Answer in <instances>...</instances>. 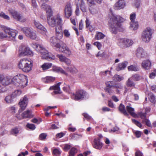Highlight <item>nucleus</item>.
Returning a JSON list of instances; mask_svg holds the SVG:
<instances>
[{"instance_id":"5fc2aeb1","label":"nucleus","mask_w":156,"mask_h":156,"mask_svg":"<svg viewBox=\"0 0 156 156\" xmlns=\"http://www.w3.org/2000/svg\"><path fill=\"white\" fill-rule=\"evenodd\" d=\"M65 50L63 52L65 53L68 56H70L71 54V52L69 49L67 47L66 48Z\"/></svg>"},{"instance_id":"4c0bfd02","label":"nucleus","mask_w":156,"mask_h":156,"mask_svg":"<svg viewBox=\"0 0 156 156\" xmlns=\"http://www.w3.org/2000/svg\"><path fill=\"white\" fill-rule=\"evenodd\" d=\"M105 84L106 86V87H112L113 89H114L115 84H114L113 81H107L106 82Z\"/></svg>"},{"instance_id":"0e129e2a","label":"nucleus","mask_w":156,"mask_h":156,"mask_svg":"<svg viewBox=\"0 0 156 156\" xmlns=\"http://www.w3.org/2000/svg\"><path fill=\"white\" fill-rule=\"evenodd\" d=\"M105 54V52L99 51L97 54L96 55V56L97 57L100 56L102 57L104 56Z\"/></svg>"},{"instance_id":"a211bd4d","label":"nucleus","mask_w":156,"mask_h":156,"mask_svg":"<svg viewBox=\"0 0 156 156\" xmlns=\"http://www.w3.org/2000/svg\"><path fill=\"white\" fill-rule=\"evenodd\" d=\"M93 147L97 149H101L103 146L102 142H100V138H98L95 139L94 141Z\"/></svg>"},{"instance_id":"72a5a7b5","label":"nucleus","mask_w":156,"mask_h":156,"mask_svg":"<svg viewBox=\"0 0 156 156\" xmlns=\"http://www.w3.org/2000/svg\"><path fill=\"white\" fill-rule=\"evenodd\" d=\"M132 79L129 78L126 82V84L128 87H134L135 85L134 83L132 81Z\"/></svg>"},{"instance_id":"bb28decb","label":"nucleus","mask_w":156,"mask_h":156,"mask_svg":"<svg viewBox=\"0 0 156 156\" xmlns=\"http://www.w3.org/2000/svg\"><path fill=\"white\" fill-rule=\"evenodd\" d=\"M123 88L122 84L120 83L115 84L114 87V89H115V91L117 94L120 93V92L123 90Z\"/></svg>"},{"instance_id":"a18cd8bd","label":"nucleus","mask_w":156,"mask_h":156,"mask_svg":"<svg viewBox=\"0 0 156 156\" xmlns=\"http://www.w3.org/2000/svg\"><path fill=\"white\" fill-rule=\"evenodd\" d=\"M143 122L145 123L147 126L150 127H152V126L150 121L147 119H145L143 120Z\"/></svg>"},{"instance_id":"423d86ee","label":"nucleus","mask_w":156,"mask_h":156,"mask_svg":"<svg viewBox=\"0 0 156 156\" xmlns=\"http://www.w3.org/2000/svg\"><path fill=\"white\" fill-rule=\"evenodd\" d=\"M47 19L48 25L51 27H54L58 24H61L62 22L59 14L54 17L47 16Z\"/></svg>"},{"instance_id":"4be33fe9","label":"nucleus","mask_w":156,"mask_h":156,"mask_svg":"<svg viewBox=\"0 0 156 156\" xmlns=\"http://www.w3.org/2000/svg\"><path fill=\"white\" fill-rule=\"evenodd\" d=\"M61 84V82H59L55 85L50 87L49 88V90H54L55 91L54 93L56 94H61L62 92L61 91L60 86Z\"/></svg>"},{"instance_id":"c756f323","label":"nucleus","mask_w":156,"mask_h":156,"mask_svg":"<svg viewBox=\"0 0 156 156\" xmlns=\"http://www.w3.org/2000/svg\"><path fill=\"white\" fill-rule=\"evenodd\" d=\"M119 111L125 115H128V114L125 109V106L122 104H121L119 106Z\"/></svg>"},{"instance_id":"f8f14e48","label":"nucleus","mask_w":156,"mask_h":156,"mask_svg":"<svg viewBox=\"0 0 156 156\" xmlns=\"http://www.w3.org/2000/svg\"><path fill=\"white\" fill-rule=\"evenodd\" d=\"M136 55L139 58H146L147 56V53L144 49L141 47L137 48L136 51Z\"/></svg>"},{"instance_id":"8fccbe9b","label":"nucleus","mask_w":156,"mask_h":156,"mask_svg":"<svg viewBox=\"0 0 156 156\" xmlns=\"http://www.w3.org/2000/svg\"><path fill=\"white\" fill-rule=\"evenodd\" d=\"M112 89H113L112 87H106L105 90L106 92H108L110 94L113 92V91L112 90Z\"/></svg>"},{"instance_id":"473e14b6","label":"nucleus","mask_w":156,"mask_h":156,"mask_svg":"<svg viewBox=\"0 0 156 156\" xmlns=\"http://www.w3.org/2000/svg\"><path fill=\"white\" fill-rule=\"evenodd\" d=\"M126 109L129 113L133 116L135 117L136 114L134 112V109L131 107L127 106L126 107Z\"/></svg>"},{"instance_id":"ea45409f","label":"nucleus","mask_w":156,"mask_h":156,"mask_svg":"<svg viewBox=\"0 0 156 156\" xmlns=\"http://www.w3.org/2000/svg\"><path fill=\"white\" fill-rule=\"evenodd\" d=\"M0 16L3 18L4 19L7 20H10V17L7 15H6L5 13L2 12L0 13Z\"/></svg>"},{"instance_id":"6e6d98bb","label":"nucleus","mask_w":156,"mask_h":156,"mask_svg":"<svg viewBox=\"0 0 156 156\" xmlns=\"http://www.w3.org/2000/svg\"><path fill=\"white\" fill-rule=\"evenodd\" d=\"M156 76V69L154 70L153 72L151 73L149 76V77L151 79H153Z\"/></svg>"},{"instance_id":"58836bf2","label":"nucleus","mask_w":156,"mask_h":156,"mask_svg":"<svg viewBox=\"0 0 156 156\" xmlns=\"http://www.w3.org/2000/svg\"><path fill=\"white\" fill-rule=\"evenodd\" d=\"M128 69L129 71H138V68L135 65H132L128 67Z\"/></svg>"},{"instance_id":"de8ad7c7","label":"nucleus","mask_w":156,"mask_h":156,"mask_svg":"<svg viewBox=\"0 0 156 156\" xmlns=\"http://www.w3.org/2000/svg\"><path fill=\"white\" fill-rule=\"evenodd\" d=\"M46 80L45 81V82L48 83L54 81L55 80L54 77L51 76H48L46 78Z\"/></svg>"},{"instance_id":"cd10ccee","label":"nucleus","mask_w":156,"mask_h":156,"mask_svg":"<svg viewBox=\"0 0 156 156\" xmlns=\"http://www.w3.org/2000/svg\"><path fill=\"white\" fill-rule=\"evenodd\" d=\"M31 111L29 110H27L25 111L22 114V116L23 119L28 118L30 117L31 116Z\"/></svg>"},{"instance_id":"5701e85b","label":"nucleus","mask_w":156,"mask_h":156,"mask_svg":"<svg viewBox=\"0 0 156 156\" xmlns=\"http://www.w3.org/2000/svg\"><path fill=\"white\" fill-rule=\"evenodd\" d=\"M64 68L67 71L73 73H76L78 72L77 69L73 65H71L67 67H64Z\"/></svg>"},{"instance_id":"f704fd0d","label":"nucleus","mask_w":156,"mask_h":156,"mask_svg":"<svg viewBox=\"0 0 156 156\" xmlns=\"http://www.w3.org/2000/svg\"><path fill=\"white\" fill-rule=\"evenodd\" d=\"M12 95H9L5 98V101L7 103H10L12 102V99L14 98L13 97Z\"/></svg>"},{"instance_id":"603ef678","label":"nucleus","mask_w":156,"mask_h":156,"mask_svg":"<svg viewBox=\"0 0 156 156\" xmlns=\"http://www.w3.org/2000/svg\"><path fill=\"white\" fill-rule=\"evenodd\" d=\"M27 126L31 130H34L36 128L35 125L32 124L28 123L27 125Z\"/></svg>"},{"instance_id":"1a4fd4ad","label":"nucleus","mask_w":156,"mask_h":156,"mask_svg":"<svg viewBox=\"0 0 156 156\" xmlns=\"http://www.w3.org/2000/svg\"><path fill=\"white\" fill-rule=\"evenodd\" d=\"M21 30L27 37L33 40L36 39L37 38L36 34L32 29L25 27L22 28Z\"/></svg>"},{"instance_id":"412c9836","label":"nucleus","mask_w":156,"mask_h":156,"mask_svg":"<svg viewBox=\"0 0 156 156\" xmlns=\"http://www.w3.org/2000/svg\"><path fill=\"white\" fill-rule=\"evenodd\" d=\"M64 11L65 16L68 18L71 16L72 12L70 4H69L66 5Z\"/></svg>"},{"instance_id":"9d476101","label":"nucleus","mask_w":156,"mask_h":156,"mask_svg":"<svg viewBox=\"0 0 156 156\" xmlns=\"http://www.w3.org/2000/svg\"><path fill=\"white\" fill-rule=\"evenodd\" d=\"M133 43V41L131 40L121 39L119 40L118 44L122 48H125L131 46Z\"/></svg>"},{"instance_id":"2f4dec72","label":"nucleus","mask_w":156,"mask_h":156,"mask_svg":"<svg viewBox=\"0 0 156 156\" xmlns=\"http://www.w3.org/2000/svg\"><path fill=\"white\" fill-rule=\"evenodd\" d=\"M105 37V35L102 33L97 32L95 36V38L97 40H99L103 39Z\"/></svg>"},{"instance_id":"f257e3e1","label":"nucleus","mask_w":156,"mask_h":156,"mask_svg":"<svg viewBox=\"0 0 156 156\" xmlns=\"http://www.w3.org/2000/svg\"><path fill=\"white\" fill-rule=\"evenodd\" d=\"M124 19L119 16L113 14L110 16L108 21L110 30L111 32L115 34L121 27L120 23L122 22Z\"/></svg>"},{"instance_id":"c9c22d12","label":"nucleus","mask_w":156,"mask_h":156,"mask_svg":"<svg viewBox=\"0 0 156 156\" xmlns=\"http://www.w3.org/2000/svg\"><path fill=\"white\" fill-rule=\"evenodd\" d=\"M113 79L115 81H120L124 79V78L120 75L116 74L113 77Z\"/></svg>"},{"instance_id":"774afa93","label":"nucleus","mask_w":156,"mask_h":156,"mask_svg":"<svg viewBox=\"0 0 156 156\" xmlns=\"http://www.w3.org/2000/svg\"><path fill=\"white\" fill-rule=\"evenodd\" d=\"M71 147V146L70 145L68 144H66L64 145L63 149L65 151H67Z\"/></svg>"},{"instance_id":"39448f33","label":"nucleus","mask_w":156,"mask_h":156,"mask_svg":"<svg viewBox=\"0 0 156 156\" xmlns=\"http://www.w3.org/2000/svg\"><path fill=\"white\" fill-rule=\"evenodd\" d=\"M4 34L0 30V38L1 39L8 37L11 40L15 39L17 34V31L9 28L5 29Z\"/></svg>"},{"instance_id":"9b49d317","label":"nucleus","mask_w":156,"mask_h":156,"mask_svg":"<svg viewBox=\"0 0 156 156\" xmlns=\"http://www.w3.org/2000/svg\"><path fill=\"white\" fill-rule=\"evenodd\" d=\"M86 92L83 90H79L76 91L75 94L73 95V98L76 100L83 99L86 95Z\"/></svg>"},{"instance_id":"a878e982","label":"nucleus","mask_w":156,"mask_h":156,"mask_svg":"<svg viewBox=\"0 0 156 156\" xmlns=\"http://www.w3.org/2000/svg\"><path fill=\"white\" fill-rule=\"evenodd\" d=\"M34 24L36 28L40 30H42L45 32L46 31V29L38 21H34Z\"/></svg>"},{"instance_id":"052dcab7","label":"nucleus","mask_w":156,"mask_h":156,"mask_svg":"<svg viewBox=\"0 0 156 156\" xmlns=\"http://www.w3.org/2000/svg\"><path fill=\"white\" fill-rule=\"evenodd\" d=\"M64 62L66 63V64L68 66L71 65V61L69 59L67 58H66Z\"/></svg>"},{"instance_id":"2eb2a0df","label":"nucleus","mask_w":156,"mask_h":156,"mask_svg":"<svg viewBox=\"0 0 156 156\" xmlns=\"http://www.w3.org/2000/svg\"><path fill=\"white\" fill-rule=\"evenodd\" d=\"M55 27L56 35L57 38L60 40L61 39L63 36L62 30V26L61 24H58Z\"/></svg>"},{"instance_id":"69168bd1","label":"nucleus","mask_w":156,"mask_h":156,"mask_svg":"<svg viewBox=\"0 0 156 156\" xmlns=\"http://www.w3.org/2000/svg\"><path fill=\"white\" fill-rule=\"evenodd\" d=\"M77 150L74 147H73L70 150L69 153H70V154H73L75 155V154L77 153Z\"/></svg>"},{"instance_id":"09e8293b","label":"nucleus","mask_w":156,"mask_h":156,"mask_svg":"<svg viewBox=\"0 0 156 156\" xmlns=\"http://www.w3.org/2000/svg\"><path fill=\"white\" fill-rule=\"evenodd\" d=\"M62 89L64 91L67 92L70 90V87L69 85L64 83Z\"/></svg>"},{"instance_id":"f03ea898","label":"nucleus","mask_w":156,"mask_h":156,"mask_svg":"<svg viewBox=\"0 0 156 156\" xmlns=\"http://www.w3.org/2000/svg\"><path fill=\"white\" fill-rule=\"evenodd\" d=\"M11 81L12 83L16 86L21 88L26 86L28 82L27 76L22 74L14 76L11 79Z\"/></svg>"},{"instance_id":"0eeeda50","label":"nucleus","mask_w":156,"mask_h":156,"mask_svg":"<svg viewBox=\"0 0 156 156\" xmlns=\"http://www.w3.org/2000/svg\"><path fill=\"white\" fill-rule=\"evenodd\" d=\"M8 11L9 14L11 15L13 18L16 20L22 23H24L27 20L26 18L15 10L9 8L8 9Z\"/></svg>"},{"instance_id":"dca6fc26","label":"nucleus","mask_w":156,"mask_h":156,"mask_svg":"<svg viewBox=\"0 0 156 156\" xmlns=\"http://www.w3.org/2000/svg\"><path fill=\"white\" fill-rule=\"evenodd\" d=\"M126 3L124 0H119L114 5V9L116 10L123 8L125 6Z\"/></svg>"},{"instance_id":"a19ab883","label":"nucleus","mask_w":156,"mask_h":156,"mask_svg":"<svg viewBox=\"0 0 156 156\" xmlns=\"http://www.w3.org/2000/svg\"><path fill=\"white\" fill-rule=\"evenodd\" d=\"M56 56L59 58V61L61 62H64L66 58L65 56H63L62 55H57Z\"/></svg>"},{"instance_id":"393cba45","label":"nucleus","mask_w":156,"mask_h":156,"mask_svg":"<svg viewBox=\"0 0 156 156\" xmlns=\"http://www.w3.org/2000/svg\"><path fill=\"white\" fill-rule=\"evenodd\" d=\"M127 63V62H125L119 64L116 68V70L117 71H119L123 69L126 67Z\"/></svg>"},{"instance_id":"f3484780","label":"nucleus","mask_w":156,"mask_h":156,"mask_svg":"<svg viewBox=\"0 0 156 156\" xmlns=\"http://www.w3.org/2000/svg\"><path fill=\"white\" fill-rule=\"evenodd\" d=\"M21 53L23 55H29L32 56L33 55V52L30 48L29 47L25 46L22 47Z\"/></svg>"},{"instance_id":"4468645a","label":"nucleus","mask_w":156,"mask_h":156,"mask_svg":"<svg viewBox=\"0 0 156 156\" xmlns=\"http://www.w3.org/2000/svg\"><path fill=\"white\" fill-rule=\"evenodd\" d=\"M28 99L27 97L25 96L23 99L20 100V101L19 103V105L20 106L21 111L20 110H19V112H21L22 111L24 110L28 103Z\"/></svg>"},{"instance_id":"e2e57ef3","label":"nucleus","mask_w":156,"mask_h":156,"mask_svg":"<svg viewBox=\"0 0 156 156\" xmlns=\"http://www.w3.org/2000/svg\"><path fill=\"white\" fill-rule=\"evenodd\" d=\"M94 45L96 46L99 49H100L102 47V45L101 44L98 42H96L94 43Z\"/></svg>"},{"instance_id":"e433bc0d","label":"nucleus","mask_w":156,"mask_h":156,"mask_svg":"<svg viewBox=\"0 0 156 156\" xmlns=\"http://www.w3.org/2000/svg\"><path fill=\"white\" fill-rule=\"evenodd\" d=\"M58 40H59L57 38V37H51L50 39V42L51 44L52 45H54L55 43L58 41Z\"/></svg>"},{"instance_id":"aec40b11","label":"nucleus","mask_w":156,"mask_h":156,"mask_svg":"<svg viewBox=\"0 0 156 156\" xmlns=\"http://www.w3.org/2000/svg\"><path fill=\"white\" fill-rule=\"evenodd\" d=\"M77 5H79L81 10L83 12L87 11V7L83 0H76Z\"/></svg>"},{"instance_id":"13d9d810","label":"nucleus","mask_w":156,"mask_h":156,"mask_svg":"<svg viewBox=\"0 0 156 156\" xmlns=\"http://www.w3.org/2000/svg\"><path fill=\"white\" fill-rule=\"evenodd\" d=\"M134 133L137 138H139L141 136L142 132L139 131H136L134 132Z\"/></svg>"},{"instance_id":"864d4df0","label":"nucleus","mask_w":156,"mask_h":156,"mask_svg":"<svg viewBox=\"0 0 156 156\" xmlns=\"http://www.w3.org/2000/svg\"><path fill=\"white\" fill-rule=\"evenodd\" d=\"M146 112H140L138 113V115L141 119H146Z\"/></svg>"},{"instance_id":"79ce46f5","label":"nucleus","mask_w":156,"mask_h":156,"mask_svg":"<svg viewBox=\"0 0 156 156\" xmlns=\"http://www.w3.org/2000/svg\"><path fill=\"white\" fill-rule=\"evenodd\" d=\"M131 78H132L133 80L135 81H138L140 79V76L137 74L133 75Z\"/></svg>"},{"instance_id":"37998d69","label":"nucleus","mask_w":156,"mask_h":156,"mask_svg":"<svg viewBox=\"0 0 156 156\" xmlns=\"http://www.w3.org/2000/svg\"><path fill=\"white\" fill-rule=\"evenodd\" d=\"M21 94V91L19 90H17L15 91L12 94L13 98H15L16 96L20 95Z\"/></svg>"},{"instance_id":"b1692460","label":"nucleus","mask_w":156,"mask_h":156,"mask_svg":"<svg viewBox=\"0 0 156 156\" xmlns=\"http://www.w3.org/2000/svg\"><path fill=\"white\" fill-rule=\"evenodd\" d=\"M10 83H12V81L11 79H10L9 78L5 77L2 78V77L1 84L2 86L5 87Z\"/></svg>"},{"instance_id":"20e7f679","label":"nucleus","mask_w":156,"mask_h":156,"mask_svg":"<svg viewBox=\"0 0 156 156\" xmlns=\"http://www.w3.org/2000/svg\"><path fill=\"white\" fill-rule=\"evenodd\" d=\"M32 62L27 58H23L20 60L19 62L18 67L23 71L27 73L31 70L32 67Z\"/></svg>"},{"instance_id":"338daca9","label":"nucleus","mask_w":156,"mask_h":156,"mask_svg":"<svg viewBox=\"0 0 156 156\" xmlns=\"http://www.w3.org/2000/svg\"><path fill=\"white\" fill-rule=\"evenodd\" d=\"M87 3L90 6H91L95 5L94 1V0H87Z\"/></svg>"},{"instance_id":"3c124183","label":"nucleus","mask_w":156,"mask_h":156,"mask_svg":"<svg viewBox=\"0 0 156 156\" xmlns=\"http://www.w3.org/2000/svg\"><path fill=\"white\" fill-rule=\"evenodd\" d=\"M132 122L134 123L135 125H136L137 126L139 127L140 128H141L142 127V124L140 122H139L137 121L135 119H132Z\"/></svg>"},{"instance_id":"49530a36","label":"nucleus","mask_w":156,"mask_h":156,"mask_svg":"<svg viewBox=\"0 0 156 156\" xmlns=\"http://www.w3.org/2000/svg\"><path fill=\"white\" fill-rule=\"evenodd\" d=\"M136 16V14L135 13H132L130 14L129 17L130 20H131L130 22L136 21L135 20Z\"/></svg>"},{"instance_id":"680f3d73","label":"nucleus","mask_w":156,"mask_h":156,"mask_svg":"<svg viewBox=\"0 0 156 156\" xmlns=\"http://www.w3.org/2000/svg\"><path fill=\"white\" fill-rule=\"evenodd\" d=\"M53 154L56 155H58L60 154L61 152L57 149H55L53 150Z\"/></svg>"},{"instance_id":"7c9ffc66","label":"nucleus","mask_w":156,"mask_h":156,"mask_svg":"<svg viewBox=\"0 0 156 156\" xmlns=\"http://www.w3.org/2000/svg\"><path fill=\"white\" fill-rule=\"evenodd\" d=\"M52 66V64L50 63H45L41 66L43 70H45L49 69Z\"/></svg>"},{"instance_id":"4d7b16f0","label":"nucleus","mask_w":156,"mask_h":156,"mask_svg":"<svg viewBox=\"0 0 156 156\" xmlns=\"http://www.w3.org/2000/svg\"><path fill=\"white\" fill-rule=\"evenodd\" d=\"M67 48V47H66V45L64 44L62 45L61 46L59 51L63 52L65 50V49H66V48Z\"/></svg>"},{"instance_id":"c03bdc74","label":"nucleus","mask_w":156,"mask_h":156,"mask_svg":"<svg viewBox=\"0 0 156 156\" xmlns=\"http://www.w3.org/2000/svg\"><path fill=\"white\" fill-rule=\"evenodd\" d=\"M149 98L151 102H153L155 101V96L152 93H150L148 94Z\"/></svg>"},{"instance_id":"c85d7f7f","label":"nucleus","mask_w":156,"mask_h":156,"mask_svg":"<svg viewBox=\"0 0 156 156\" xmlns=\"http://www.w3.org/2000/svg\"><path fill=\"white\" fill-rule=\"evenodd\" d=\"M138 27V24L137 22L134 21L130 22V28L134 30L137 29Z\"/></svg>"},{"instance_id":"bf43d9fd","label":"nucleus","mask_w":156,"mask_h":156,"mask_svg":"<svg viewBox=\"0 0 156 156\" xmlns=\"http://www.w3.org/2000/svg\"><path fill=\"white\" fill-rule=\"evenodd\" d=\"M47 136V135L45 133H42L39 136L40 140H44Z\"/></svg>"},{"instance_id":"6ab92c4d","label":"nucleus","mask_w":156,"mask_h":156,"mask_svg":"<svg viewBox=\"0 0 156 156\" xmlns=\"http://www.w3.org/2000/svg\"><path fill=\"white\" fill-rule=\"evenodd\" d=\"M142 67L145 70L150 69L151 66V63L150 61L149 60H144L141 64Z\"/></svg>"},{"instance_id":"ddd939ff","label":"nucleus","mask_w":156,"mask_h":156,"mask_svg":"<svg viewBox=\"0 0 156 156\" xmlns=\"http://www.w3.org/2000/svg\"><path fill=\"white\" fill-rule=\"evenodd\" d=\"M41 8L46 11L47 16H52L53 11L50 5L46 4L45 3H43L41 6Z\"/></svg>"},{"instance_id":"7ed1b4c3","label":"nucleus","mask_w":156,"mask_h":156,"mask_svg":"<svg viewBox=\"0 0 156 156\" xmlns=\"http://www.w3.org/2000/svg\"><path fill=\"white\" fill-rule=\"evenodd\" d=\"M32 46L37 51L40 52L43 59H47L49 60L55 59V56L48 52V51L43 46L36 44H33Z\"/></svg>"},{"instance_id":"6e6552de","label":"nucleus","mask_w":156,"mask_h":156,"mask_svg":"<svg viewBox=\"0 0 156 156\" xmlns=\"http://www.w3.org/2000/svg\"><path fill=\"white\" fill-rule=\"evenodd\" d=\"M152 33L153 31L151 28H147L142 33L141 37V40L144 42H148L151 38Z\"/></svg>"}]
</instances>
